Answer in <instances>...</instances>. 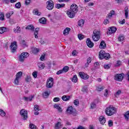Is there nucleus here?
<instances>
[{
    "label": "nucleus",
    "instance_id": "16",
    "mask_svg": "<svg viewBox=\"0 0 129 129\" xmlns=\"http://www.w3.org/2000/svg\"><path fill=\"white\" fill-rule=\"evenodd\" d=\"M105 55V51H104V50H101L99 53V59H104Z\"/></svg>",
    "mask_w": 129,
    "mask_h": 129
},
{
    "label": "nucleus",
    "instance_id": "47",
    "mask_svg": "<svg viewBox=\"0 0 129 129\" xmlns=\"http://www.w3.org/2000/svg\"><path fill=\"white\" fill-rule=\"evenodd\" d=\"M96 90L97 91H102V90H103V87L99 86L98 87H97Z\"/></svg>",
    "mask_w": 129,
    "mask_h": 129
},
{
    "label": "nucleus",
    "instance_id": "32",
    "mask_svg": "<svg viewBox=\"0 0 129 129\" xmlns=\"http://www.w3.org/2000/svg\"><path fill=\"white\" fill-rule=\"evenodd\" d=\"M39 31H40L39 28H36L35 29V31L34 32V35H35V39H38V32H39Z\"/></svg>",
    "mask_w": 129,
    "mask_h": 129
},
{
    "label": "nucleus",
    "instance_id": "54",
    "mask_svg": "<svg viewBox=\"0 0 129 129\" xmlns=\"http://www.w3.org/2000/svg\"><path fill=\"white\" fill-rule=\"evenodd\" d=\"M54 102H58V101H60V98L59 97H55L53 98Z\"/></svg>",
    "mask_w": 129,
    "mask_h": 129
},
{
    "label": "nucleus",
    "instance_id": "44",
    "mask_svg": "<svg viewBox=\"0 0 129 129\" xmlns=\"http://www.w3.org/2000/svg\"><path fill=\"white\" fill-rule=\"evenodd\" d=\"M118 41L122 42L124 40V36L123 35H120L118 38Z\"/></svg>",
    "mask_w": 129,
    "mask_h": 129
},
{
    "label": "nucleus",
    "instance_id": "34",
    "mask_svg": "<svg viewBox=\"0 0 129 129\" xmlns=\"http://www.w3.org/2000/svg\"><path fill=\"white\" fill-rule=\"evenodd\" d=\"M39 23H40V24H46V18H45L44 17L41 18V19H40L39 20Z\"/></svg>",
    "mask_w": 129,
    "mask_h": 129
},
{
    "label": "nucleus",
    "instance_id": "38",
    "mask_svg": "<svg viewBox=\"0 0 129 129\" xmlns=\"http://www.w3.org/2000/svg\"><path fill=\"white\" fill-rule=\"evenodd\" d=\"M45 63H43V62H40L38 64V67H39V68H40V69H44L45 68Z\"/></svg>",
    "mask_w": 129,
    "mask_h": 129
},
{
    "label": "nucleus",
    "instance_id": "7",
    "mask_svg": "<svg viewBox=\"0 0 129 129\" xmlns=\"http://www.w3.org/2000/svg\"><path fill=\"white\" fill-rule=\"evenodd\" d=\"M46 5H47L46 7V9L49 11H51L53 10L54 8V2L51 0L48 1L46 2Z\"/></svg>",
    "mask_w": 129,
    "mask_h": 129
},
{
    "label": "nucleus",
    "instance_id": "49",
    "mask_svg": "<svg viewBox=\"0 0 129 129\" xmlns=\"http://www.w3.org/2000/svg\"><path fill=\"white\" fill-rule=\"evenodd\" d=\"M0 115H1V116H6V112L5 111H4V110L0 109Z\"/></svg>",
    "mask_w": 129,
    "mask_h": 129
},
{
    "label": "nucleus",
    "instance_id": "10",
    "mask_svg": "<svg viewBox=\"0 0 129 129\" xmlns=\"http://www.w3.org/2000/svg\"><path fill=\"white\" fill-rule=\"evenodd\" d=\"M10 47L12 53H15L17 50V42L14 41L13 43H11Z\"/></svg>",
    "mask_w": 129,
    "mask_h": 129
},
{
    "label": "nucleus",
    "instance_id": "53",
    "mask_svg": "<svg viewBox=\"0 0 129 129\" xmlns=\"http://www.w3.org/2000/svg\"><path fill=\"white\" fill-rule=\"evenodd\" d=\"M108 124L109 126H112V125H113V122L112 121V120H110L108 122Z\"/></svg>",
    "mask_w": 129,
    "mask_h": 129
},
{
    "label": "nucleus",
    "instance_id": "58",
    "mask_svg": "<svg viewBox=\"0 0 129 129\" xmlns=\"http://www.w3.org/2000/svg\"><path fill=\"white\" fill-rule=\"evenodd\" d=\"M72 55L75 57L77 56V51L76 50H74L72 52Z\"/></svg>",
    "mask_w": 129,
    "mask_h": 129
},
{
    "label": "nucleus",
    "instance_id": "43",
    "mask_svg": "<svg viewBox=\"0 0 129 129\" xmlns=\"http://www.w3.org/2000/svg\"><path fill=\"white\" fill-rule=\"evenodd\" d=\"M61 70L62 71V72H68V71L69 70V67L66 66Z\"/></svg>",
    "mask_w": 129,
    "mask_h": 129
},
{
    "label": "nucleus",
    "instance_id": "5",
    "mask_svg": "<svg viewBox=\"0 0 129 129\" xmlns=\"http://www.w3.org/2000/svg\"><path fill=\"white\" fill-rule=\"evenodd\" d=\"M20 115L23 119L26 120L28 118V111L25 109H22L20 112Z\"/></svg>",
    "mask_w": 129,
    "mask_h": 129
},
{
    "label": "nucleus",
    "instance_id": "39",
    "mask_svg": "<svg viewBox=\"0 0 129 129\" xmlns=\"http://www.w3.org/2000/svg\"><path fill=\"white\" fill-rule=\"evenodd\" d=\"M39 51H40L39 48H37L36 47L32 48V53H33V54H37Z\"/></svg>",
    "mask_w": 129,
    "mask_h": 129
},
{
    "label": "nucleus",
    "instance_id": "33",
    "mask_svg": "<svg viewBox=\"0 0 129 129\" xmlns=\"http://www.w3.org/2000/svg\"><path fill=\"white\" fill-rule=\"evenodd\" d=\"M14 33H21V27L17 26L16 28L13 29Z\"/></svg>",
    "mask_w": 129,
    "mask_h": 129
},
{
    "label": "nucleus",
    "instance_id": "35",
    "mask_svg": "<svg viewBox=\"0 0 129 129\" xmlns=\"http://www.w3.org/2000/svg\"><path fill=\"white\" fill-rule=\"evenodd\" d=\"M84 20L83 19L80 20L78 23V26L79 27H83V25H84Z\"/></svg>",
    "mask_w": 129,
    "mask_h": 129
},
{
    "label": "nucleus",
    "instance_id": "29",
    "mask_svg": "<svg viewBox=\"0 0 129 129\" xmlns=\"http://www.w3.org/2000/svg\"><path fill=\"white\" fill-rule=\"evenodd\" d=\"M33 13L34 14V15H36L37 16H41V15H42V13H41V12H39V10H37V9H34L33 11Z\"/></svg>",
    "mask_w": 129,
    "mask_h": 129
},
{
    "label": "nucleus",
    "instance_id": "27",
    "mask_svg": "<svg viewBox=\"0 0 129 129\" xmlns=\"http://www.w3.org/2000/svg\"><path fill=\"white\" fill-rule=\"evenodd\" d=\"M54 108H56V109H57V110L59 112H62V108H60V107L59 106V105L58 104H54L53 105Z\"/></svg>",
    "mask_w": 129,
    "mask_h": 129
},
{
    "label": "nucleus",
    "instance_id": "60",
    "mask_svg": "<svg viewBox=\"0 0 129 129\" xmlns=\"http://www.w3.org/2000/svg\"><path fill=\"white\" fill-rule=\"evenodd\" d=\"M63 73V71L62 70H60L57 72L56 74L57 75H60V74H62Z\"/></svg>",
    "mask_w": 129,
    "mask_h": 129
},
{
    "label": "nucleus",
    "instance_id": "25",
    "mask_svg": "<svg viewBox=\"0 0 129 129\" xmlns=\"http://www.w3.org/2000/svg\"><path fill=\"white\" fill-rule=\"evenodd\" d=\"M124 14H125V18L126 19H127V18L128 17V7H126L124 8Z\"/></svg>",
    "mask_w": 129,
    "mask_h": 129
},
{
    "label": "nucleus",
    "instance_id": "4",
    "mask_svg": "<svg viewBox=\"0 0 129 129\" xmlns=\"http://www.w3.org/2000/svg\"><path fill=\"white\" fill-rule=\"evenodd\" d=\"M67 112H68L69 114H72V115H74V116L77 115V113L76 112V109L73 108V107L72 106L69 107L67 108Z\"/></svg>",
    "mask_w": 129,
    "mask_h": 129
},
{
    "label": "nucleus",
    "instance_id": "42",
    "mask_svg": "<svg viewBox=\"0 0 129 129\" xmlns=\"http://www.w3.org/2000/svg\"><path fill=\"white\" fill-rule=\"evenodd\" d=\"M29 127L30 128V129H38L37 126L33 123H31L29 125Z\"/></svg>",
    "mask_w": 129,
    "mask_h": 129
},
{
    "label": "nucleus",
    "instance_id": "46",
    "mask_svg": "<svg viewBox=\"0 0 129 129\" xmlns=\"http://www.w3.org/2000/svg\"><path fill=\"white\" fill-rule=\"evenodd\" d=\"M124 117L126 119V120H128L129 118V111H127L125 114L124 115Z\"/></svg>",
    "mask_w": 129,
    "mask_h": 129
},
{
    "label": "nucleus",
    "instance_id": "28",
    "mask_svg": "<svg viewBox=\"0 0 129 129\" xmlns=\"http://www.w3.org/2000/svg\"><path fill=\"white\" fill-rule=\"evenodd\" d=\"M70 28H66L64 30H63V35L64 36H66L69 34V32H70Z\"/></svg>",
    "mask_w": 129,
    "mask_h": 129
},
{
    "label": "nucleus",
    "instance_id": "57",
    "mask_svg": "<svg viewBox=\"0 0 129 129\" xmlns=\"http://www.w3.org/2000/svg\"><path fill=\"white\" fill-rule=\"evenodd\" d=\"M120 65H121V61L119 60L117 61L116 63V66L118 67V66H120Z\"/></svg>",
    "mask_w": 129,
    "mask_h": 129
},
{
    "label": "nucleus",
    "instance_id": "14",
    "mask_svg": "<svg viewBox=\"0 0 129 129\" xmlns=\"http://www.w3.org/2000/svg\"><path fill=\"white\" fill-rule=\"evenodd\" d=\"M86 44L89 48H93V46H94V43L91 41L90 38H88L87 39Z\"/></svg>",
    "mask_w": 129,
    "mask_h": 129
},
{
    "label": "nucleus",
    "instance_id": "6",
    "mask_svg": "<svg viewBox=\"0 0 129 129\" xmlns=\"http://www.w3.org/2000/svg\"><path fill=\"white\" fill-rule=\"evenodd\" d=\"M54 85V79L52 78H49L46 82V87L47 88H52Z\"/></svg>",
    "mask_w": 129,
    "mask_h": 129
},
{
    "label": "nucleus",
    "instance_id": "21",
    "mask_svg": "<svg viewBox=\"0 0 129 129\" xmlns=\"http://www.w3.org/2000/svg\"><path fill=\"white\" fill-rule=\"evenodd\" d=\"M62 128V124H61V122H57L55 124L54 126V129H60Z\"/></svg>",
    "mask_w": 129,
    "mask_h": 129
},
{
    "label": "nucleus",
    "instance_id": "15",
    "mask_svg": "<svg viewBox=\"0 0 129 129\" xmlns=\"http://www.w3.org/2000/svg\"><path fill=\"white\" fill-rule=\"evenodd\" d=\"M34 114L35 115H38L39 114V112L40 111V108H39V105H35L34 107Z\"/></svg>",
    "mask_w": 129,
    "mask_h": 129
},
{
    "label": "nucleus",
    "instance_id": "52",
    "mask_svg": "<svg viewBox=\"0 0 129 129\" xmlns=\"http://www.w3.org/2000/svg\"><path fill=\"white\" fill-rule=\"evenodd\" d=\"M21 44L23 47H28V45H27V43L25 40H22L21 42Z\"/></svg>",
    "mask_w": 129,
    "mask_h": 129
},
{
    "label": "nucleus",
    "instance_id": "3",
    "mask_svg": "<svg viewBox=\"0 0 129 129\" xmlns=\"http://www.w3.org/2000/svg\"><path fill=\"white\" fill-rule=\"evenodd\" d=\"M29 53L27 52H22L19 56V60L20 62H24L25 61V59H27L28 57L29 56Z\"/></svg>",
    "mask_w": 129,
    "mask_h": 129
},
{
    "label": "nucleus",
    "instance_id": "11",
    "mask_svg": "<svg viewBox=\"0 0 129 129\" xmlns=\"http://www.w3.org/2000/svg\"><path fill=\"white\" fill-rule=\"evenodd\" d=\"M76 14V13H75V12H74L70 10H68L67 12V14L68 15V17H69V18H71V19H73V18H74V17H75Z\"/></svg>",
    "mask_w": 129,
    "mask_h": 129
},
{
    "label": "nucleus",
    "instance_id": "19",
    "mask_svg": "<svg viewBox=\"0 0 129 129\" xmlns=\"http://www.w3.org/2000/svg\"><path fill=\"white\" fill-rule=\"evenodd\" d=\"M50 93H51L50 91H46L43 93L42 96L44 97V98H47L50 95Z\"/></svg>",
    "mask_w": 129,
    "mask_h": 129
},
{
    "label": "nucleus",
    "instance_id": "23",
    "mask_svg": "<svg viewBox=\"0 0 129 129\" xmlns=\"http://www.w3.org/2000/svg\"><path fill=\"white\" fill-rule=\"evenodd\" d=\"M114 14H115V12H114V11L113 10L111 11L108 14V15L106 17L107 19V18L111 19V18L112 17V16H113Z\"/></svg>",
    "mask_w": 129,
    "mask_h": 129
},
{
    "label": "nucleus",
    "instance_id": "26",
    "mask_svg": "<svg viewBox=\"0 0 129 129\" xmlns=\"http://www.w3.org/2000/svg\"><path fill=\"white\" fill-rule=\"evenodd\" d=\"M65 7V4H57L55 5V8L56 9H62Z\"/></svg>",
    "mask_w": 129,
    "mask_h": 129
},
{
    "label": "nucleus",
    "instance_id": "31",
    "mask_svg": "<svg viewBox=\"0 0 129 129\" xmlns=\"http://www.w3.org/2000/svg\"><path fill=\"white\" fill-rule=\"evenodd\" d=\"M72 82H74V83H76L77 81H78V78H77V75H75L72 79Z\"/></svg>",
    "mask_w": 129,
    "mask_h": 129
},
{
    "label": "nucleus",
    "instance_id": "56",
    "mask_svg": "<svg viewBox=\"0 0 129 129\" xmlns=\"http://www.w3.org/2000/svg\"><path fill=\"white\" fill-rule=\"evenodd\" d=\"M74 104H75V105H78V104H79V101L78 99H76L74 100Z\"/></svg>",
    "mask_w": 129,
    "mask_h": 129
},
{
    "label": "nucleus",
    "instance_id": "20",
    "mask_svg": "<svg viewBox=\"0 0 129 129\" xmlns=\"http://www.w3.org/2000/svg\"><path fill=\"white\" fill-rule=\"evenodd\" d=\"M33 98H34V95H31L30 97H24L23 99L25 101H32L33 100Z\"/></svg>",
    "mask_w": 129,
    "mask_h": 129
},
{
    "label": "nucleus",
    "instance_id": "18",
    "mask_svg": "<svg viewBox=\"0 0 129 129\" xmlns=\"http://www.w3.org/2000/svg\"><path fill=\"white\" fill-rule=\"evenodd\" d=\"M10 30L8 28L6 27H0V34H4L5 32H9Z\"/></svg>",
    "mask_w": 129,
    "mask_h": 129
},
{
    "label": "nucleus",
    "instance_id": "24",
    "mask_svg": "<svg viewBox=\"0 0 129 129\" xmlns=\"http://www.w3.org/2000/svg\"><path fill=\"white\" fill-rule=\"evenodd\" d=\"M61 99L63 101H68L70 100V96L63 95L62 96Z\"/></svg>",
    "mask_w": 129,
    "mask_h": 129
},
{
    "label": "nucleus",
    "instance_id": "45",
    "mask_svg": "<svg viewBox=\"0 0 129 129\" xmlns=\"http://www.w3.org/2000/svg\"><path fill=\"white\" fill-rule=\"evenodd\" d=\"M21 7H22V4H21V3L18 2L15 4V7L16 9H20Z\"/></svg>",
    "mask_w": 129,
    "mask_h": 129
},
{
    "label": "nucleus",
    "instance_id": "1",
    "mask_svg": "<svg viewBox=\"0 0 129 129\" xmlns=\"http://www.w3.org/2000/svg\"><path fill=\"white\" fill-rule=\"evenodd\" d=\"M105 113L108 116H111L114 113H116V109L113 106H109L105 109Z\"/></svg>",
    "mask_w": 129,
    "mask_h": 129
},
{
    "label": "nucleus",
    "instance_id": "13",
    "mask_svg": "<svg viewBox=\"0 0 129 129\" xmlns=\"http://www.w3.org/2000/svg\"><path fill=\"white\" fill-rule=\"evenodd\" d=\"M78 8V7H77V5H76V4H73L71 6L70 10L75 12L76 14V13H77V11H78V10L77 9Z\"/></svg>",
    "mask_w": 129,
    "mask_h": 129
},
{
    "label": "nucleus",
    "instance_id": "51",
    "mask_svg": "<svg viewBox=\"0 0 129 129\" xmlns=\"http://www.w3.org/2000/svg\"><path fill=\"white\" fill-rule=\"evenodd\" d=\"M120 93H121V91L118 90L116 92V93L114 94V96H115V97H117V96H118V95H119L120 94Z\"/></svg>",
    "mask_w": 129,
    "mask_h": 129
},
{
    "label": "nucleus",
    "instance_id": "50",
    "mask_svg": "<svg viewBox=\"0 0 129 129\" xmlns=\"http://www.w3.org/2000/svg\"><path fill=\"white\" fill-rule=\"evenodd\" d=\"M32 76H33L34 78H37L38 77V72L35 71L32 73Z\"/></svg>",
    "mask_w": 129,
    "mask_h": 129
},
{
    "label": "nucleus",
    "instance_id": "2",
    "mask_svg": "<svg viewBox=\"0 0 129 129\" xmlns=\"http://www.w3.org/2000/svg\"><path fill=\"white\" fill-rule=\"evenodd\" d=\"M92 39L95 42H97L100 39V31L95 30L93 31Z\"/></svg>",
    "mask_w": 129,
    "mask_h": 129
},
{
    "label": "nucleus",
    "instance_id": "8",
    "mask_svg": "<svg viewBox=\"0 0 129 129\" xmlns=\"http://www.w3.org/2000/svg\"><path fill=\"white\" fill-rule=\"evenodd\" d=\"M123 74H116L114 76V80L117 81H122L123 79Z\"/></svg>",
    "mask_w": 129,
    "mask_h": 129
},
{
    "label": "nucleus",
    "instance_id": "9",
    "mask_svg": "<svg viewBox=\"0 0 129 129\" xmlns=\"http://www.w3.org/2000/svg\"><path fill=\"white\" fill-rule=\"evenodd\" d=\"M116 27H111L108 29V31L107 32V35H111V34H114L116 32Z\"/></svg>",
    "mask_w": 129,
    "mask_h": 129
},
{
    "label": "nucleus",
    "instance_id": "17",
    "mask_svg": "<svg viewBox=\"0 0 129 129\" xmlns=\"http://www.w3.org/2000/svg\"><path fill=\"white\" fill-rule=\"evenodd\" d=\"M99 119L101 124H104L106 121V119L103 116H101Z\"/></svg>",
    "mask_w": 129,
    "mask_h": 129
},
{
    "label": "nucleus",
    "instance_id": "36",
    "mask_svg": "<svg viewBox=\"0 0 129 129\" xmlns=\"http://www.w3.org/2000/svg\"><path fill=\"white\" fill-rule=\"evenodd\" d=\"M94 69H92V70H95V69H97L98 68H99V63L98 62H96L94 64Z\"/></svg>",
    "mask_w": 129,
    "mask_h": 129
},
{
    "label": "nucleus",
    "instance_id": "41",
    "mask_svg": "<svg viewBox=\"0 0 129 129\" xmlns=\"http://www.w3.org/2000/svg\"><path fill=\"white\" fill-rule=\"evenodd\" d=\"M23 75V73L22 72H18L16 75V78H18L20 79L22 76Z\"/></svg>",
    "mask_w": 129,
    "mask_h": 129
},
{
    "label": "nucleus",
    "instance_id": "37",
    "mask_svg": "<svg viewBox=\"0 0 129 129\" xmlns=\"http://www.w3.org/2000/svg\"><path fill=\"white\" fill-rule=\"evenodd\" d=\"M14 15V12L13 11H10L9 12H8L6 14V17L8 18H11V16Z\"/></svg>",
    "mask_w": 129,
    "mask_h": 129
},
{
    "label": "nucleus",
    "instance_id": "62",
    "mask_svg": "<svg viewBox=\"0 0 129 129\" xmlns=\"http://www.w3.org/2000/svg\"><path fill=\"white\" fill-rule=\"evenodd\" d=\"M44 59H45V54L42 55L40 58V60H41V61H44Z\"/></svg>",
    "mask_w": 129,
    "mask_h": 129
},
{
    "label": "nucleus",
    "instance_id": "40",
    "mask_svg": "<svg viewBox=\"0 0 129 129\" xmlns=\"http://www.w3.org/2000/svg\"><path fill=\"white\" fill-rule=\"evenodd\" d=\"M110 58V54L108 53H105V55L104 56V59H105L106 60H108Z\"/></svg>",
    "mask_w": 129,
    "mask_h": 129
},
{
    "label": "nucleus",
    "instance_id": "59",
    "mask_svg": "<svg viewBox=\"0 0 129 129\" xmlns=\"http://www.w3.org/2000/svg\"><path fill=\"white\" fill-rule=\"evenodd\" d=\"M4 17L5 15H4V14H0V20H2V21H4V20H5Z\"/></svg>",
    "mask_w": 129,
    "mask_h": 129
},
{
    "label": "nucleus",
    "instance_id": "64",
    "mask_svg": "<svg viewBox=\"0 0 129 129\" xmlns=\"http://www.w3.org/2000/svg\"><path fill=\"white\" fill-rule=\"evenodd\" d=\"M126 79L128 81H129V72L127 73L126 74Z\"/></svg>",
    "mask_w": 129,
    "mask_h": 129
},
{
    "label": "nucleus",
    "instance_id": "30",
    "mask_svg": "<svg viewBox=\"0 0 129 129\" xmlns=\"http://www.w3.org/2000/svg\"><path fill=\"white\" fill-rule=\"evenodd\" d=\"M26 30H30V31H34L35 27L32 25H29L26 27Z\"/></svg>",
    "mask_w": 129,
    "mask_h": 129
},
{
    "label": "nucleus",
    "instance_id": "22",
    "mask_svg": "<svg viewBox=\"0 0 129 129\" xmlns=\"http://www.w3.org/2000/svg\"><path fill=\"white\" fill-rule=\"evenodd\" d=\"M105 47H106V44H105V42L102 40L99 45L100 49H105Z\"/></svg>",
    "mask_w": 129,
    "mask_h": 129
},
{
    "label": "nucleus",
    "instance_id": "55",
    "mask_svg": "<svg viewBox=\"0 0 129 129\" xmlns=\"http://www.w3.org/2000/svg\"><path fill=\"white\" fill-rule=\"evenodd\" d=\"M104 95L105 97H107L108 96V90H107V89H106L105 90V93H104Z\"/></svg>",
    "mask_w": 129,
    "mask_h": 129
},
{
    "label": "nucleus",
    "instance_id": "61",
    "mask_svg": "<svg viewBox=\"0 0 129 129\" xmlns=\"http://www.w3.org/2000/svg\"><path fill=\"white\" fill-rule=\"evenodd\" d=\"M19 79H19L18 78H16L15 80V83L17 85H18V84H19Z\"/></svg>",
    "mask_w": 129,
    "mask_h": 129
},
{
    "label": "nucleus",
    "instance_id": "12",
    "mask_svg": "<svg viewBox=\"0 0 129 129\" xmlns=\"http://www.w3.org/2000/svg\"><path fill=\"white\" fill-rule=\"evenodd\" d=\"M79 74L81 78H82V79H84L85 80H86L87 79H88V78H89V76L87 74L82 72H80Z\"/></svg>",
    "mask_w": 129,
    "mask_h": 129
},
{
    "label": "nucleus",
    "instance_id": "63",
    "mask_svg": "<svg viewBox=\"0 0 129 129\" xmlns=\"http://www.w3.org/2000/svg\"><path fill=\"white\" fill-rule=\"evenodd\" d=\"M95 106H96V104H95V103H92V104H91V108H94V107H95Z\"/></svg>",
    "mask_w": 129,
    "mask_h": 129
},
{
    "label": "nucleus",
    "instance_id": "48",
    "mask_svg": "<svg viewBox=\"0 0 129 129\" xmlns=\"http://www.w3.org/2000/svg\"><path fill=\"white\" fill-rule=\"evenodd\" d=\"M78 37L79 40H83L85 36L81 34H79L78 35Z\"/></svg>",
    "mask_w": 129,
    "mask_h": 129
}]
</instances>
